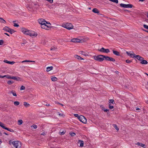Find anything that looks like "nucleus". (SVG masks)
<instances>
[{
	"label": "nucleus",
	"instance_id": "obj_38",
	"mask_svg": "<svg viewBox=\"0 0 148 148\" xmlns=\"http://www.w3.org/2000/svg\"><path fill=\"white\" fill-rule=\"evenodd\" d=\"M31 127H33L34 129H36L37 127V126L36 125H33Z\"/></svg>",
	"mask_w": 148,
	"mask_h": 148
},
{
	"label": "nucleus",
	"instance_id": "obj_55",
	"mask_svg": "<svg viewBox=\"0 0 148 148\" xmlns=\"http://www.w3.org/2000/svg\"><path fill=\"white\" fill-rule=\"evenodd\" d=\"M4 34L7 35L8 36H10V35L7 33H4Z\"/></svg>",
	"mask_w": 148,
	"mask_h": 148
},
{
	"label": "nucleus",
	"instance_id": "obj_9",
	"mask_svg": "<svg viewBox=\"0 0 148 148\" xmlns=\"http://www.w3.org/2000/svg\"><path fill=\"white\" fill-rule=\"evenodd\" d=\"M41 27L42 28L47 30L49 28V27L48 25H46L45 23H43L42 25H41Z\"/></svg>",
	"mask_w": 148,
	"mask_h": 148
},
{
	"label": "nucleus",
	"instance_id": "obj_32",
	"mask_svg": "<svg viewBox=\"0 0 148 148\" xmlns=\"http://www.w3.org/2000/svg\"><path fill=\"white\" fill-rule=\"evenodd\" d=\"M34 62V61H30V60H24L22 61L21 62V63H24L25 62Z\"/></svg>",
	"mask_w": 148,
	"mask_h": 148
},
{
	"label": "nucleus",
	"instance_id": "obj_24",
	"mask_svg": "<svg viewBox=\"0 0 148 148\" xmlns=\"http://www.w3.org/2000/svg\"><path fill=\"white\" fill-rule=\"evenodd\" d=\"M136 145L142 147H143L145 145V144L139 142L136 143Z\"/></svg>",
	"mask_w": 148,
	"mask_h": 148
},
{
	"label": "nucleus",
	"instance_id": "obj_63",
	"mask_svg": "<svg viewBox=\"0 0 148 148\" xmlns=\"http://www.w3.org/2000/svg\"><path fill=\"white\" fill-rule=\"evenodd\" d=\"M97 56H103V55H98Z\"/></svg>",
	"mask_w": 148,
	"mask_h": 148
},
{
	"label": "nucleus",
	"instance_id": "obj_14",
	"mask_svg": "<svg viewBox=\"0 0 148 148\" xmlns=\"http://www.w3.org/2000/svg\"><path fill=\"white\" fill-rule=\"evenodd\" d=\"M78 144L79 145V146L80 147H83L84 144V141L82 140H79L78 142Z\"/></svg>",
	"mask_w": 148,
	"mask_h": 148
},
{
	"label": "nucleus",
	"instance_id": "obj_64",
	"mask_svg": "<svg viewBox=\"0 0 148 148\" xmlns=\"http://www.w3.org/2000/svg\"><path fill=\"white\" fill-rule=\"evenodd\" d=\"M147 17L148 18V13L147 14Z\"/></svg>",
	"mask_w": 148,
	"mask_h": 148
},
{
	"label": "nucleus",
	"instance_id": "obj_35",
	"mask_svg": "<svg viewBox=\"0 0 148 148\" xmlns=\"http://www.w3.org/2000/svg\"><path fill=\"white\" fill-rule=\"evenodd\" d=\"M109 1H112L113 2L115 3H118V0H109Z\"/></svg>",
	"mask_w": 148,
	"mask_h": 148
},
{
	"label": "nucleus",
	"instance_id": "obj_29",
	"mask_svg": "<svg viewBox=\"0 0 148 148\" xmlns=\"http://www.w3.org/2000/svg\"><path fill=\"white\" fill-rule=\"evenodd\" d=\"M0 22H1L3 23H6V21L4 20L3 18H0Z\"/></svg>",
	"mask_w": 148,
	"mask_h": 148
},
{
	"label": "nucleus",
	"instance_id": "obj_44",
	"mask_svg": "<svg viewBox=\"0 0 148 148\" xmlns=\"http://www.w3.org/2000/svg\"><path fill=\"white\" fill-rule=\"evenodd\" d=\"M143 27L145 28L148 29V25H146L144 24L143 25Z\"/></svg>",
	"mask_w": 148,
	"mask_h": 148
},
{
	"label": "nucleus",
	"instance_id": "obj_2",
	"mask_svg": "<svg viewBox=\"0 0 148 148\" xmlns=\"http://www.w3.org/2000/svg\"><path fill=\"white\" fill-rule=\"evenodd\" d=\"M21 31L24 34L29 35L32 37H36L38 35L36 33L33 31L28 30L27 29L24 28H22L21 29Z\"/></svg>",
	"mask_w": 148,
	"mask_h": 148
},
{
	"label": "nucleus",
	"instance_id": "obj_5",
	"mask_svg": "<svg viewBox=\"0 0 148 148\" xmlns=\"http://www.w3.org/2000/svg\"><path fill=\"white\" fill-rule=\"evenodd\" d=\"M120 5L121 7L125 8H132L133 6L131 4H126L123 3H121Z\"/></svg>",
	"mask_w": 148,
	"mask_h": 148
},
{
	"label": "nucleus",
	"instance_id": "obj_1",
	"mask_svg": "<svg viewBox=\"0 0 148 148\" xmlns=\"http://www.w3.org/2000/svg\"><path fill=\"white\" fill-rule=\"evenodd\" d=\"M94 59L96 60L99 62H101L105 60H106L115 61L114 59L111 58L109 57L108 56H93Z\"/></svg>",
	"mask_w": 148,
	"mask_h": 148
},
{
	"label": "nucleus",
	"instance_id": "obj_53",
	"mask_svg": "<svg viewBox=\"0 0 148 148\" xmlns=\"http://www.w3.org/2000/svg\"><path fill=\"white\" fill-rule=\"evenodd\" d=\"M41 135H44L45 134V133L44 132H42V133L41 134Z\"/></svg>",
	"mask_w": 148,
	"mask_h": 148
},
{
	"label": "nucleus",
	"instance_id": "obj_25",
	"mask_svg": "<svg viewBox=\"0 0 148 148\" xmlns=\"http://www.w3.org/2000/svg\"><path fill=\"white\" fill-rule=\"evenodd\" d=\"M51 79L53 81H56L58 80V79L56 77H51Z\"/></svg>",
	"mask_w": 148,
	"mask_h": 148
},
{
	"label": "nucleus",
	"instance_id": "obj_48",
	"mask_svg": "<svg viewBox=\"0 0 148 148\" xmlns=\"http://www.w3.org/2000/svg\"><path fill=\"white\" fill-rule=\"evenodd\" d=\"M126 62L127 63H129L131 62L132 61L127 60H126Z\"/></svg>",
	"mask_w": 148,
	"mask_h": 148
},
{
	"label": "nucleus",
	"instance_id": "obj_47",
	"mask_svg": "<svg viewBox=\"0 0 148 148\" xmlns=\"http://www.w3.org/2000/svg\"><path fill=\"white\" fill-rule=\"evenodd\" d=\"M14 27H18L19 26V25L18 24L16 23H14Z\"/></svg>",
	"mask_w": 148,
	"mask_h": 148
},
{
	"label": "nucleus",
	"instance_id": "obj_45",
	"mask_svg": "<svg viewBox=\"0 0 148 148\" xmlns=\"http://www.w3.org/2000/svg\"><path fill=\"white\" fill-rule=\"evenodd\" d=\"M70 135L71 136H75V133H73V132H72L71 133Z\"/></svg>",
	"mask_w": 148,
	"mask_h": 148
},
{
	"label": "nucleus",
	"instance_id": "obj_51",
	"mask_svg": "<svg viewBox=\"0 0 148 148\" xmlns=\"http://www.w3.org/2000/svg\"><path fill=\"white\" fill-rule=\"evenodd\" d=\"M5 77V75H4L3 76H2L1 75H0V78H3Z\"/></svg>",
	"mask_w": 148,
	"mask_h": 148
},
{
	"label": "nucleus",
	"instance_id": "obj_27",
	"mask_svg": "<svg viewBox=\"0 0 148 148\" xmlns=\"http://www.w3.org/2000/svg\"><path fill=\"white\" fill-rule=\"evenodd\" d=\"M23 122L22 120H19L18 121V125H21L22 123Z\"/></svg>",
	"mask_w": 148,
	"mask_h": 148
},
{
	"label": "nucleus",
	"instance_id": "obj_31",
	"mask_svg": "<svg viewBox=\"0 0 148 148\" xmlns=\"http://www.w3.org/2000/svg\"><path fill=\"white\" fill-rule=\"evenodd\" d=\"M23 104L26 107L29 106V104L26 102H24Z\"/></svg>",
	"mask_w": 148,
	"mask_h": 148
},
{
	"label": "nucleus",
	"instance_id": "obj_59",
	"mask_svg": "<svg viewBox=\"0 0 148 148\" xmlns=\"http://www.w3.org/2000/svg\"><path fill=\"white\" fill-rule=\"evenodd\" d=\"M49 104H47L46 105V106H49Z\"/></svg>",
	"mask_w": 148,
	"mask_h": 148
},
{
	"label": "nucleus",
	"instance_id": "obj_40",
	"mask_svg": "<svg viewBox=\"0 0 148 148\" xmlns=\"http://www.w3.org/2000/svg\"><path fill=\"white\" fill-rule=\"evenodd\" d=\"M56 47H51V48L50 49L51 51L52 50H55L56 49Z\"/></svg>",
	"mask_w": 148,
	"mask_h": 148
},
{
	"label": "nucleus",
	"instance_id": "obj_12",
	"mask_svg": "<svg viewBox=\"0 0 148 148\" xmlns=\"http://www.w3.org/2000/svg\"><path fill=\"white\" fill-rule=\"evenodd\" d=\"M79 54L83 56H88V53L86 51H81L79 52Z\"/></svg>",
	"mask_w": 148,
	"mask_h": 148
},
{
	"label": "nucleus",
	"instance_id": "obj_20",
	"mask_svg": "<svg viewBox=\"0 0 148 148\" xmlns=\"http://www.w3.org/2000/svg\"><path fill=\"white\" fill-rule=\"evenodd\" d=\"M75 58L76 59L79 60H84V59L81 57L80 56H75Z\"/></svg>",
	"mask_w": 148,
	"mask_h": 148
},
{
	"label": "nucleus",
	"instance_id": "obj_46",
	"mask_svg": "<svg viewBox=\"0 0 148 148\" xmlns=\"http://www.w3.org/2000/svg\"><path fill=\"white\" fill-rule=\"evenodd\" d=\"M109 108L110 109H112L113 108L114 106H111L110 104L109 105Z\"/></svg>",
	"mask_w": 148,
	"mask_h": 148
},
{
	"label": "nucleus",
	"instance_id": "obj_37",
	"mask_svg": "<svg viewBox=\"0 0 148 148\" xmlns=\"http://www.w3.org/2000/svg\"><path fill=\"white\" fill-rule=\"evenodd\" d=\"M65 133V131H62V132H59V134L61 135H64Z\"/></svg>",
	"mask_w": 148,
	"mask_h": 148
},
{
	"label": "nucleus",
	"instance_id": "obj_4",
	"mask_svg": "<svg viewBox=\"0 0 148 148\" xmlns=\"http://www.w3.org/2000/svg\"><path fill=\"white\" fill-rule=\"evenodd\" d=\"M78 119L79 120L84 123H86L87 122V120L86 118L82 115L78 116Z\"/></svg>",
	"mask_w": 148,
	"mask_h": 148
},
{
	"label": "nucleus",
	"instance_id": "obj_42",
	"mask_svg": "<svg viewBox=\"0 0 148 148\" xmlns=\"http://www.w3.org/2000/svg\"><path fill=\"white\" fill-rule=\"evenodd\" d=\"M25 87L23 86H22L20 88V90H25Z\"/></svg>",
	"mask_w": 148,
	"mask_h": 148
},
{
	"label": "nucleus",
	"instance_id": "obj_33",
	"mask_svg": "<svg viewBox=\"0 0 148 148\" xmlns=\"http://www.w3.org/2000/svg\"><path fill=\"white\" fill-rule=\"evenodd\" d=\"M14 104L15 106H18L19 104V102L18 101H15L14 102Z\"/></svg>",
	"mask_w": 148,
	"mask_h": 148
},
{
	"label": "nucleus",
	"instance_id": "obj_8",
	"mask_svg": "<svg viewBox=\"0 0 148 148\" xmlns=\"http://www.w3.org/2000/svg\"><path fill=\"white\" fill-rule=\"evenodd\" d=\"M38 22L41 25H42L43 23H45L46 22L45 20L42 18L39 19L38 20Z\"/></svg>",
	"mask_w": 148,
	"mask_h": 148
},
{
	"label": "nucleus",
	"instance_id": "obj_16",
	"mask_svg": "<svg viewBox=\"0 0 148 148\" xmlns=\"http://www.w3.org/2000/svg\"><path fill=\"white\" fill-rule=\"evenodd\" d=\"M10 28L7 26H5L4 27H3V30L5 31L6 32H9V30H10Z\"/></svg>",
	"mask_w": 148,
	"mask_h": 148
},
{
	"label": "nucleus",
	"instance_id": "obj_17",
	"mask_svg": "<svg viewBox=\"0 0 148 148\" xmlns=\"http://www.w3.org/2000/svg\"><path fill=\"white\" fill-rule=\"evenodd\" d=\"M12 79L16 80V81H19L20 80V78L19 77H12Z\"/></svg>",
	"mask_w": 148,
	"mask_h": 148
},
{
	"label": "nucleus",
	"instance_id": "obj_15",
	"mask_svg": "<svg viewBox=\"0 0 148 148\" xmlns=\"http://www.w3.org/2000/svg\"><path fill=\"white\" fill-rule=\"evenodd\" d=\"M8 93L10 94L11 93H12L14 96H17V95H16V94L15 92L13 91V90L10 91H9V92H8Z\"/></svg>",
	"mask_w": 148,
	"mask_h": 148
},
{
	"label": "nucleus",
	"instance_id": "obj_43",
	"mask_svg": "<svg viewBox=\"0 0 148 148\" xmlns=\"http://www.w3.org/2000/svg\"><path fill=\"white\" fill-rule=\"evenodd\" d=\"M3 41L2 40H0V45H2L3 44Z\"/></svg>",
	"mask_w": 148,
	"mask_h": 148
},
{
	"label": "nucleus",
	"instance_id": "obj_57",
	"mask_svg": "<svg viewBox=\"0 0 148 148\" xmlns=\"http://www.w3.org/2000/svg\"><path fill=\"white\" fill-rule=\"evenodd\" d=\"M136 110H140V109L139 108H136Z\"/></svg>",
	"mask_w": 148,
	"mask_h": 148
},
{
	"label": "nucleus",
	"instance_id": "obj_34",
	"mask_svg": "<svg viewBox=\"0 0 148 148\" xmlns=\"http://www.w3.org/2000/svg\"><path fill=\"white\" fill-rule=\"evenodd\" d=\"M109 103H112V104H114L115 103L114 100L112 99H110L109 100Z\"/></svg>",
	"mask_w": 148,
	"mask_h": 148
},
{
	"label": "nucleus",
	"instance_id": "obj_6",
	"mask_svg": "<svg viewBox=\"0 0 148 148\" xmlns=\"http://www.w3.org/2000/svg\"><path fill=\"white\" fill-rule=\"evenodd\" d=\"M0 126L3 129L7 130L8 131L11 132H14L13 130L12 129H9L7 127H5L4 126V124L1 122H0Z\"/></svg>",
	"mask_w": 148,
	"mask_h": 148
},
{
	"label": "nucleus",
	"instance_id": "obj_3",
	"mask_svg": "<svg viewBox=\"0 0 148 148\" xmlns=\"http://www.w3.org/2000/svg\"><path fill=\"white\" fill-rule=\"evenodd\" d=\"M62 26L69 30H70L73 29L74 27L72 24L69 23H63L62 24Z\"/></svg>",
	"mask_w": 148,
	"mask_h": 148
},
{
	"label": "nucleus",
	"instance_id": "obj_54",
	"mask_svg": "<svg viewBox=\"0 0 148 148\" xmlns=\"http://www.w3.org/2000/svg\"><path fill=\"white\" fill-rule=\"evenodd\" d=\"M45 24H50V23L49 22H45Z\"/></svg>",
	"mask_w": 148,
	"mask_h": 148
},
{
	"label": "nucleus",
	"instance_id": "obj_11",
	"mask_svg": "<svg viewBox=\"0 0 148 148\" xmlns=\"http://www.w3.org/2000/svg\"><path fill=\"white\" fill-rule=\"evenodd\" d=\"M127 54L128 56H139L138 55H136L133 51H130V52L126 51Z\"/></svg>",
	"mask_w": 148,
	"mask_h": 148
},
{
	"label": "nucleus",
	"instance_id": "obj_56",
	"mask_svg": "<svg viewBox=\"0 0 148 148\" xmlns=\"http://www.w3.org/2000/svg\"><path fill=\"white\" fill-rule=\"evenodd\" d=\"M145 0H139V1L143 2V1H144Z\"/></svg>",
	"mask_w": 148,
	"mask_h": 148
},
{
	"label": "nucleus",
	"instance_id": "obj_61",
	"mask_svg": "<svg viewBox=\"0 0 148 148\" xmlns=\"http://www.w3.org/2000/svg\"><path fill=\"white\" fill-rule=\"evenodd\" d=\"M125 11H129L128 10H124Z\"/></svg>",
	"mask_w": 148,
	"mask_h": 148
},
{
	"label": "nucleus",
	"instance_id": "obj_18",
	"mask_svg": "<svg viewBox=\"0 0 148 148\" xmlns=\"http://www.w3.org/2000/svg\"><path fill=\"white\" fill-rule=\"evenodd\" d=\"M53 67L52 66L48 67L47 68L46 71L47 72L51 70H52L53 69Z\"/></svg>",
	"mask_w": 148,
	"mask_h": 148
},
{
	"label": "nucleus",
	"instance_id": "obj_19",
	"mask_svg": "<svg viewBox=\"0 0 148 148\" xmlns=\"http://www.w3.org/2000/svg\"><path fill=\"white\" fill-rule=\"evenodd\" d=\"M113 52L115 55L116 56H120L119 52L118 51L115 50H113Z\"/></svg>",
	"mask_w": 148,
	"mask_h": 148
},
{
	"label": "nucleus",
	"instance_id": "obj_21",
	"mask_svg": "<svg viewBox=\"0 0 148 148\" xmlns=\"http://www.w3.org/2000/svg\"><path fill=\"white\" fill-rule=\"evenodd\" d=\"M92 11L94 12V13H99V11L98 10V9H97L96 8H94L92 10Z\"/></svg>",
	"mask_w": 148,
	"mask_h": 148
},
{
	"label": "nucleus",
	"instance_id": "obj_52",
	"mask_svg": "<svg viewBox=\"0 0 148 148\" xmlns=\"http://www.w3.org/2000/svg\"><path fill=\"white\" fill-rule=\"evenodd\" d=\"M3 62H4L6 63H8V61L6 60H3Z\"/></svg>",
	"mask_w": 148,
	"mask_h": 148
},
{
	"label": "nucleus",
	"instance_id": "obj_13",
	"mask_svg": "<svg viewBox=\"0 0 148 148\" xmlns=\"http://www.w3.org/2000/svg\"><path fill=\"white\" fill-rule=\"evenodd\" d=\"M132 58L135 59H136L140 60H142L143 59V58L141 57V56H132Z\"/></svg>",
	"mask_w": 148,
	"mask_h": 148
},
{
	"label": "nucleus",
	"instance_id": "obj_49",
	"mask_svg": "<svg viewBox=\"0 0 148 148\" xmlns=\"http://www.w3.org/2000/svg\"><path fill=\"white\" fill-rule=\"evenodd\" d=\"M13 143V141L12 142L11 140H10L9 141V144L10 145H11L12 144V143Z\"/></svg>",
	"mask_w": 148,
	"mask_h": 148
},
{
	"label": "nucleus",
	"instance_id": "obj_58",
	"mask_svg": "<svg viewBox=\"0 0 148 148\" xmlns=\"http://www.w3.org/2000/svg\"><path fill=\"white\" fill-rule=\"evenodd\" d=\"M58 103L60 104V105H61L62 106H64V105L60 103Z\"/></svg>",
	"mask_w": 148,
	"mask_h": 148
},
{
	"label": "nucleus",
	"instance_id": "obj_50",
	"mask_svg": "<svg viewBox=\"0 0 148 148\" xmlns=\"http://www.w3.org/2000/svg\"><path fill=\"white\" fill-rule=\"evenodd\" d=\"M74 115L75 117H78V115L77 114H74Z\"/></svg>",
	"mask_w": 148,
	"mask_h": 148
},
{
	"label": "nucleus",
	"instance_id": "obj_36",
	"mask_svg": "<svg viewBox=\"0 0 148 148\" xmlns=\"http://www.w3.org/2000/svg\"><path fill=\"white\" fill-rule=\"evenodd\" d=\"M5 77L7 78L8 79H12V77H11L10 75H5Z\"/></svg>",
	"mask_w": 148,
	"mask_h": 148
},
{
	"label": "nucleus",
	"instance_id": "obj_7",
	"mask_svg": "<svg viewBox=\"0 0 148 148\" xmlns=\"http://www.w3.org/2000/svg\"><path fill=\"white\" fill-rule=\"evenodd\" d=\"M99 51L100 52L106 53H108L110 52V50L108 49H105L103 47H102Z\"/></svg>",
	"mask_w": 148,
	"mask_h": 148
},
{
	"label": "nucleus",
	"instance_id": "obj_22",
	"mask_svg": "<svg viewBox=\"0 0 148 148\" xmlns=\"http://www.w3.org/2000/svg\"><path fill=\"white\" fill-rule=\"evenodd\" d=\"M101 108L103 110L104 112H107L108 111H109L108 109H106L105 108H104L103 106H101Z\"/></svg>",
	"mask_w": 148,
	"mask_h": 148
},
{
	"label": "nucleus",
	"instance_id": "obj_39",
	"mask_svg": "<svg viewBox=\"0 0 148 148\" xmlns=\"http://www.w3.org/2000/svg\"><path fill=\"white\" fill-rule=\"evenodd\" d=\"M14 82L13 81H9L7 82L8 84L9 85L12 84Z\"/></svg>",
	"mask_w": 148,
	"mask_h": 148
},
{
	"label": "nucleus",
	"instance_id": "obj_62",
	"mask_svg": "<svg viewBox=\"0 0 148 148\" xmlns=\"http://www.w3.org/2000/svg\"><path fill=\"white\" fill-rule=\"evenodd\" d=\"M145 31L146 32H147L148 33V31H147V30H145Z\"/></svg>",
	"mask_w": 148,
	"mask_h": 148
},
{
	"label": "nucleus",
	"instance_id": "obj_30",
	"mask_svg": "<svg viewBox=\"0 0 148 148\" xmlns=\"http://www.w3.org/2000/svg\"><path fill=\"white\" fill-rule=\"evenodd\" d=\"M113 126L115 128L117 131H118L119 130V129L118 128V127L117 126V125L116 124H113Z\"/></svg>",
	"mask_w": 148,
	"mask_h": 148
},
{
	"label": "nucleus",
	"instance_id": "obj_10",
	"mask_svg": "<svg viewBox=\"0 0 148 148\" xmlns=\"http://www.w3.org/2000/svg\"><path fill=\"white\" fill-rule=\"evenodd\" d=\"M71 42H80V40L77 38H73L71 40Z\"/></svg>",
	"mask_w": 148,
	"mask_h": 148
},
{
	"label": "nucleus",
	"instance_id": "obj_26",
	"mask_svg": "<svg viewBox=\"0 0 148 148\" xmlns=\"http://www.w3.org/2000/svg\"><path fill=\"white\" fill-rule=\"evenodd\" d=\"M15 32V31H14V30L10 28L8 32L10 33L11 34H12Z\"/></svg>",
	"mask_w": 148,
	"mask_h": 148
},
{
	"label": "nucleus",
	"instance_id": "obj_60",
	"mask_svg": "<svg viewBox=\"0 0 148 148\" xmlns=\"http://www.w3.org/2000/svg\"><path fill=\"white\" fill-rule=\"evenodd\" d=\"M4 134H5L6 135H8V134L5 133H4Z\"/></svg>",
	"mask_w": 148,
	"mask_h": 148
},
{
	"label": "nucleus",
	"instance_id": "obj_23",
	"mask_svg": "<svg viewBox=\"0 0 148 148\" xmlns=\"http://www.w3.org/2000/svg\"><path fill=\"white\" fill-rule=\"evenodd\" d=\"M140 63L142 64H146L147 63V62L146 60H141Z\"/></svg>",
	"mask_w": 148,
	"mask_h": 148
},
{
	"label": "nucleus",
	"instance_id": "obj_28",
	"mask_svg": "<svg viewBox=\"0 0 148 148\" xmlns=\"http://www.w3.org/2000/svg\"><path fill=\"white\" fill-rule=\"evenodd\" d=\"M60 116H62L63 117H64L65 116V115L63 113H60L59 112H58L57 113Z\"/></svg>",
	"mask_w": 148,
	"mask_h": 148
},
{
	"label": "nucleus",
	"instance_id": "obj_41",
	"mask_svg": "<svg viewBox=\"0 0 148 148\" xmlns=\"http://www.w3.org/2000/svg\"><path fill=\"white\" fill-rule=\"evenodd\" d=\"M8 64H13L15 63V62L13 61L11 62L8 61Z\"/></svg>",
	"mask_w": 148,
	"mask_h": 148
}]
</instances>
